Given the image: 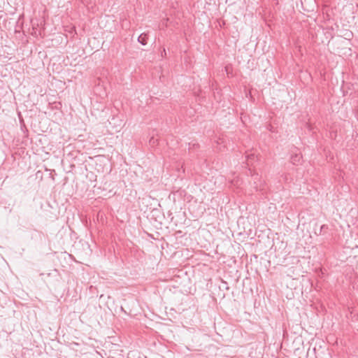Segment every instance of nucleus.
<instances>
[{
    "instance_id": "obj_6",
    "label": "nucleus",
    "mask_w": 358,
    "mask_h": 358,
    "mask_svg": "<svg viewBox=\"0 0 358 358\" xmlns=\"http://www.w3.org/2000/svg\"><path fill=\"white\" fill-rule=\"evenodd\" d=\"M357 7H358V4H357Z\"/></svg>"
},
{
    "instance_id": "obj_3",
    "label": "nucleus",
    "mask_w": 358,
    "mask_h": 358,
    "mask_svg": "<svg viewBox=\"0 0 358 358\" xmlns=\"http://www.w3.org/2000/svg\"><path fill=\"white\" fill-rule=\"evenodd\" d=\"M324 227H325V225H322V227H321V229H324Z\"/></svg>"
},
{
    "instance_id": "obj_5",
    "label": "nucleus",
    "mask_w": 358,
    "mask_h": 358,
    "mask_svg": "<svg viewBox=\"0 0 358 358\" xmlns=\"http://www.w3.org/2000/svg\"><path fill=\"white\" fill-rule=\"evenodd\" d=\"M164 55H166V52H163V54L162 55V57H164Z\"/></svg>"
},
{
    "instance_id": "obj_1",
    "label": "nucleus",
    "mask_w": 358,
    "mask_h": 358,
    "mask_svg": "<svg viewBox=\"0 0 358 358\" xmlns=\"http://www.w3.org/2000/svg\"><path fill=\"white\" fill-rule=\"evenodd\" d=\"M148 33H143L138 38V43H140L143 45H145L148 43Z\"/></svg>"
},
{
    "instance_id": "obj_4",
    "label": "nucleus",
    "mask_w": 358,
    "mask_h": 358,
    "mask_svg": "<svg viewBox=\"0 0 358 358\" xmlns=\"http://www.w3.org/2000/svg\"><path fill=\"white\" fill-rule=\"evenodd\" d=\"M164 55H166V52H163V54L162 55V57H164Z\"/></svg>"
},
{
    "instance_id": "obj_2",
    "label": "nucleus",
    "mask_w": 358,
    "mask_h": 358,
    "mask_svg": "<svg viewBox=\"0 0 358 358\" xmlns=\"http://www.w3.org/2000/svg\"><path fill=\"white\" fill-rule=\"evenodd\" d=\"M301 158V157L300 155L296 154L295 155L292 156L291 162L293 164H296L299 163Z\"/></svg>"
}]
</instances>
